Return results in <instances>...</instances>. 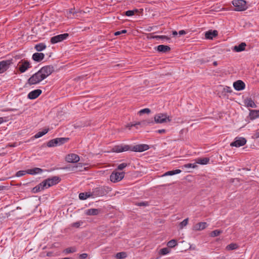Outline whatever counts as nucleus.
I'll return each instance as SVG.
<instances>
[{
	"label": "nucleus",
	"mask_w": 259,
	"mask_h": 259,
	"mask_svg": "<svg viewBox=\"0 0 259 259\" xmlns=\"http://www.w3.org/2000/svg\"><path fill=\"white\" fill-rule=\"evenodd\" d=\"M149 146L147 144H139L133 146L131 150L135 152H143L149 149ZM114 151L116 152H122L123 151H126L130 149V148L127 145L116 146L114 148Z\"/></svg>",
	"instance_id": "1"
},
{
	"label": "nucleus",
	"mask_w": 259,
	"mask_h": 259,
	"mask_svg": "<svg viewBox=\"0 0 259 259\" xmlns=\"http://www.w3.org/2000/svg\"><path fill=\"white\" fill-rule=\"evenodd\" d=\"M232 4L235 7V11H243L247 9L246 2L244 0H233Z\"/></svg>",
	"instance_id": "2"
},
{
	"label": "nucleus",
	"mask_w": 259,
	"mask_h": 259,
	"mask_svg": "<svg viewBox=\"0 0 259 259\" xmlns=\"http://www.w3.org/2000/svg\"><path fill=\"white\" fill-rule=\"evenodd\" d=\"M61 179L59 177L55 176L51 178L46 179L42 182V185L45 187V189H47L51 186L55 185L59 183Z\"/></svg>",
	"instance_id": "3"
},
{
	"label": "nucleus",
	"mask_w": 259,
	"mask_h": 259,
	"mask_svg": "<svg viewBox=\"0 0 259 259\" xmlns=\"http://www.w3.org/2000/svg\"><path fill=\"white\" fill-rule=\"evenodd\" d=\"M154 121L157 123H163L167 122H170L171 120V118L166 114L158 113L156 114L154 117Z\"/></svg>",
	"instance_id": "4"
},
{
	"label": "nucleus",
	"mask_w": 259,
	"mask_h": 259,
	"mask_svg": "<svg viewBox=\"0 0 259 259\" xmlns=\"http://www.w3.org/2000/svg\"><path fill=\"white\" fill-rule=\"evenodd\" d=\"M44 79V78L38 71L28 79L27 82L29 85H34L39 83Z\"/></svg>",
	"instance_id": "5"
},
{
	"label": "nucleus",
	"mask_w": 259,
	"mask_h": 259,
	"mask_svg": "<svg viewBox=\"0 0 259 259\" xmlns=\"http://www.w3.org/2000/svg\"><path fill=\"white\" fill-rule=\"evenodd\" d=\"M124 172H118L117 169L114 170L110 176V180L113 183H116L122 180L124 177Z\"/></svg>",
	"instance_id": "6"
},
{
	"label": "nucleus",
	"mask_w": 259,
	"mask_h": 259,
	"mask_svg": "<svg viewBox=\"0 0 259 259\" xmlns=\"http://www.w3.org/2000/svg\"><path fill=\"white\" fill-rule=\"evenodd\" d=\"M39 71L45 79L52 73L54 71V67L51 65L46 66L42 67Z\"/></svg>",
	"instance_id": "7"
},
{
	"label": "nucleus",
	"mask_w": 259,
	"mask_h": 259,
	"mask_svg": "<svg viewBox=\"0 0 259 259\" xmlns=\"http://www.w3.org/2000/svg\"><path fill=\"white\" fill-rule=\"evenodd\" d=\"M65 161L68 163H76L80 160L79 156L75 153H69L66 155Z\"/></svg>",
	"instance_id": "8"
},
{
	"label": "nucleus",
	"mask_w": 259,
	"mask_h": 259,
	"mask_svg": "<svg viewBox=\"0 0 259 259\" xmlns=\"http://www.w3.org/2000/svg\"><path fill=\"white\" fill-rule=\"evenodd\" d=\"M18 69L21 73L25 72L28 69L31 67L30 63L28 61L21 60L19 62Z\"/></svg>",
	"instance_id": "9"
},
{
	"label": "nucleus",
	"mask_w": 259,
	"mask_h": 259,
	"mask_svg": "<svg viewBox=\"0 0 259 259\" xmlns=\"http://www.w3.org/2000/svg\"><path fill=\"white\" fill-rule=\"evenodd\" d=\"M68 35V33H64L54 36L51 38V42L52 44H56L61 42L66 39Z\"/></svg>",
	"instance_id": "10"
},
{
	"label": "nucleus",
	"mask_w": 259,
	"mask_h": 259,
	"mask_svg": "<svg viewBox=\"0 0 259 259\" xmlns=\"http://www.w3.org/2000/svg\"><path fill=\"white\" fill-rule=\"evenodd\" d=\"M246 143V140L242 137H237L235 138L234 142L230 144L231 146L239 147L244 145Z\"/></svg>",
	"instance_id": "11"
},
{
	"label": "nucleus",
	"mask_w": 259,
	"mask_h": 259,
	"mask_svg": "<svg viewBox=\"0 0 259 259\" xmlns=\"http://www.w3.org/2000/svg\"><path fill=\"white\" fill-rule=\"evenodd\" d=\"M208 225L206 222H200L195 224L193 227L192 230L194 231H200L205 229Z\"/></svg>",
	"instance_id": "12"
},
{
	"label": "nucleus",
	"mask_w": 259,
	"mask_h": 259,
	"mask_svg": "<svg viewBox=\"0 0 259 259\" xmlns=\"http://www.w3.org/2000/svg\"><path fill=\"white\" fill-rule=\"evenodd\" d=\"M105 194L104 189L102 187H97L93 190L92 196L99 197L103 196Z\"/></svg>",
	"instance_id": "13"
},
{
	"label": "nucleus",
	"mask_w": 259,
	"mask_h": 259,
	"mask_svg": "<svg viewBox=\"0 0 259 259\" xmlns=\"http://www.w3.org/2000/svg\"><path fill=\"white\" fill-rule=\"evenodd\" d=\"M10 61L9 60L2 61L0 62V73L6 71L9 67Z\"/></svg>",
	"instance_id": "14"
},
{
	"label": "nucleus",
	"mask_w": 259,
	"mask_h": 259,
	"mask_svg": "<svg viewBox=\"0 0 259 259\" xmlns=\"http://www.w3.org/2000/svg\"><path fill=\"white\" fill-rule=\"evenodd\" d=\"M233 87L237 91H241L245 89V84L243 81L238 80L233 83Z\"/></svg>",
	"instance_id": "15"
},
{
	"label": "nucleus",
	"mask_w": 259,
	"mask_h": 259,
	"mask_svg": "<svg viewBox=\"0 0 259 259\" xmlns=\"http://www.w3.org/2000/svg\"><path fill=\"white\" fill-rule=\"evenodd\" d=\"M42 93L41 90L37 89L30 92L28 95V98L30 99H35Z\"/></svg>",
	"instance_id": "16"
},
{
	"label": "nucleus",
	"mask_w": 259,
	"mask_h": 259,
	"mask_svg": "<svg viewBox=\"0 0 259 259\" xmlns=\"http://www.w3.org/2000/svg\"><path fill=\"white\" fill-rule=\"evenodd\" d=\"M100 212V210L97 208L88 209L85 211V214L88 215H97Z\"/></svg>",
	"instance_id": "17"
},
{
	"label": "nucleus",
	"mask_w": 259,
	"mask_h": 259,
	"mask_svg": "<svg viewBox=\"0 0 259 259\" xmlns=\"http://www.w3.org/2000/svg\"><path fill=\"white\" fill-rule=\"evenodd\" d=\"M45 57L44 54L42 53H35L32 55V59L36 62H40L44 59Z\"/></svg>",
	"instance_id": "18"
},
{
	"label": "nucleus",
	"mask_w": 259,
	"mask_h": 259,
	"mask_svg": "<svg viewBox=\"0 0 259 259\" xmlns=\"http://www.w3.org/2000/svg\"><path fill=\"white\" fill-rule=\"evenodd\" d=\"M218 35V31L217 30L208 31L205 33V36L206 38L212 39L213 37Z\"/></svg>",
	"instance_id": "19"
},
{
	"label": "nucleus",
	"mask_w": 259,
	"mask_h": 259,
	"mask_svg": "<svg viewBox=\"0 0 259 259\" xmlns=\"http://www.w3.org/2000/svg\"><path fill=\"white\" fill-rule=\"evenodd\" d=\"M244 103L247 107L255 108L256 107L254 102L250 98L245 99Z\"/></svg>",
	"instance_id": "20"
},
{
	"label": "nucleus",
	"mask_w": 259,
	"mask_h": 259,
	"mask_svg": "<svg viewBox=\"0 0 259 259\" xmlns=\"http://www.w3.org/2000/svg\"><path fill=\"white\" fill-rule=\"evenodd\" d=\"M69 139L68 138H58L55 139L57 146L61 145L67 142Z\"/></svg>",
	"instance_id": "21"
},
{
	"label": "nucleus",
	"mask_w": 259,
	"mask_h": 259,
	"mask_svg": "<svg viewBox=\"0 0 259 259\" xmlns=\"http://www.w3.org/2000/svg\"><path fill=\"white\" fill-rule=\"evenodd\" d=\"M246 44L245 42H242L238 46H235L234 47V50L235 52H239L245 50Z\"/></svg>",
	"instance_id": "22"
},
{
	"label": "nucleus",
	"mask_w": 259,
	"mask_h": 259,
	"mask_svg": "<svg viewBox=\"0 0 259 259\" xmlns=\"http://www.w3.org/2000/svg\"><path fill=\"white\" fill-rule=\"evenodd\" d=\"M249 116L251 120L254 119L259 117V110H250Z\"/></svg>",
	"instance_id": "23"
},
{
	"label": "nucleus",
	"mask_w": 259,
	"mask_h": 259,
	"mask_svg": "<svg viewBox=\"0 0 259 259\" xmlns=\"http://www.w3.org/2000/svg\"><path fill=\"white\" fill-rule=\"evenodd\" d=\"M42 171V170L40 168L35 167L32 169H29L27 170V174L30 175H35L40 173Z\"/></svg>",
	"instance_id": "24"
},
{
	"label": "nucleus",
	"mask_w": 259,
	"mask_h": 259,
	"mask_svg": "<svg viewBox=\"0 0 259 259\" xmlns=\"http://www.w3.org/2000/svg\"><path fill=\"white\" fill-rule=\"evenodd\" d=\"M169 50L170 48L167 46L161 45L157 47V51L160 52L165 53Z\"/></svg>",
	"instance_id": "25"
},
{
	"label": "nucleus",
	"mask_w": 259,
	"mask_h": 259,
	"mask_svg": "<svg viewBox=\"0 0 259 259\" xmlns=\"http://www.w3.org/2000/svg\"><path fill=\"white\" fill-rule=\"evenodd\" d=\"M239 246L237 244L232 243L226 246L225 249L227 251L233 250L237 249Z\"/></svg>",
	"instance_id": "26"
},
{
	"label": "nucleus",
	"mask_w": 259,
	"mask_h": 259,
	"mask_svg": "<svg viewBox=\"0 0 259 259\" xmlns=\"http://www.w3.org/2000/svg\"><path fill=\"white\" fill-rule=\"evenodd\" d=\"M45 189V187L42 185V182L41 183H40L39 185H38L37 186H35V187H34L32 189V192L33 193H37L39 191H40L41 190H43Z\"/></svg>",
	"instance_id": "27"
},
{
	"label": "nucleus",
	"mask_w": 259,
	"mask_h": 259,
	"mask_svg": "<svg viewBox=\"0 0 259 259\" xmlns=\"http://www.w3.org/2000/svg\"><path fill=\"white\" fill-rule=\"evenodd\" d=\"M34 48L37 51L40 52L46 48V46L44 43H39L36 45L34 47Z\"/></svg>",
	"instance_id": "28"
},
{
	"label": "nucleus",
	"mask_w": 259,
	"mask_h": 259,
	"mask_svg": "<svg viewBox=\"0 0 259 259\" xmlns=\"http://www.w3.org/2000/svg\"><path fill=\"white\" fill-rule=\"evenodd\" d=\"M181 172L180 169H176L171 171H168L164 173L162 176H172L176 174H180Z\"/></svg>",
	"instance_id": "29"
},
{
	"label": "nucleus",
	"mask_w": 259,
	"mask_h": 259,
	"mask_svg": "<svg viewBox=\"0 0 259 259\" xmlns=\"http://www.w3.org/2000/svg\"><path fill=\"white\" fill-rule=\"evenodd\" d=\"M92 196V193H81L79 195V198L81 200H85Z\"/></svg>",
	"instance_id": "30"
},
{
	"label": "nucleus",
	"mask_w": 259,
	"mask_h": 259,
	"mask_svg": "<svg viewBox=\"0 0 259 259\" xmlns=\"http://www.w3.org/2000/svg\"><path fill=\"white\" fill-rule=\"evenodd\" d=\"M209 161V159L208 158H199L197 160L196 163L200 164H206L208 163Z\"/></svg>",
	"instance_id": "31"
},
{
	"label": "nucleus",
	"mask_w": 259,
	"mask_h": 259,
	"mask_svg": "<svg viewBox=\"0 0 259 259\" xmlns=\"http://www.w3.org/2000/svg\"><path fill=\"white\" fill-rule=\"evenodd\" d=\"M223 233V231L221 230H215L212 231L209 235L211 237H214L219 236L221 234Z\"/></svg>",
	"instance_id": "32"
},
{
	"label": "nucleus",
	"mask_w": 259,
	"mask_h": 259,
	"mask_svg": "<svg viewBox=\"0 0 259 259\" xmlns=\"http://www.w3.org/2000/svg\"><path fill=\"white\" fill-rule=\"evenodd\" d=\"M48 132V129H45L42 131L39 132L36 134H35V136H34V138H36V139L42 137V136L45 135Z\"/></svg>",
	"instance_id": "33"
},
{
	"label": "nucleus",
	"mask_w": 259,
	"mask_h": 259,
	"mask_svg": "<svg viewBox=\"0 0 259 259\" xmlns=\"http://www.w3.org/2000/svg\"><path fill=\"white\" fill-rule=\"evenodd\" d=\"M153 38L156 39H161L164 41L170 40V38L166 35H155L153 36Z\"/></svg>",
	"instance_id": "34"
},
{
	"label": "nucleus",
	"mask_w": 259,
	"mask_h": 259,
	"mask_svg": "<svg viewBox=\"0 0 259 259\" xmlns=\"http://www.w3.org/2000/svg\"><path fill=\"white\" fill-rule=\"evenodd\" d=\"M177 244H178L177 241L176 240H175V239L170 240L169 241H168L167 242V246L170 248L175 247Z\"/></svg>",
	"instance_id": "35"
},
{
	"label": "nucleus",
	"mask_w": 259,
	"mask_h": 259,
	"mask_svg": "<svg viewBox=\"0 0 259 259\" xmlns=\"http://www.w3.org/2000/svg\"><path fill=\"white\" fill-rule=\"evenodd\" d=\"M170 252V250L166 247L163 248L159 250V253L161 255H166Z\"/></svg>",
	"instance_id": "36"
},
{
	"label": "nucleus",
	"mask_w": 259,
	"mask_h": 259,
	"mask_svg": "<svg viewBox=\"0 0 259 259\" xmlns=\"http://www.w3.org/2000/svg\"><path fill=\"white\" fill-rule=\"evenodd\" d=\"M189 219L187 218L181 222L179 224L180 228L182 229L184 227L186 226L188 224Z\"/></svg>",
	"instance_id": "37"
},
{
	"label": "nucleus",
	"mask_w": 259,
	"mask_h": 259,
	"mask_svg": "<svg viewBox=\"0 0 259 259\" xmlns=\"http://www.w3.org/2000/svg\"><path fill=\"white\" fill-rule=\"evenodd\" d=\"M138 10L137 9H135L133 10H128L125 12V14L127 16H132L134 15L135 13H137Z\"/></svg>",
	"instance_id": "38"
},
{
	"label": "nucleus",
	"mask_w": 259,
	"mask_h": 259,
	"mask_svg": "<svg viewBox=\"0 0 259 259\" xmlns=\"http://www.w3.org/2000/svg\"><path fill=\"white\" fill-rule=\"evenodd\" d=\"M47 146L49 147H53L57 146L56 141L55 139L49 141L47 143Z\"/></svg>",
	"instance_id": "39"
},
{
	"label": "nucleus",
	"mask_w": 259,
	"mask_h": 259,
	"mask_svg": "<svg viewBox=\"0 0 259 259\" xmlns=\"http://www.w3.org/2000/svg\"><path fill=\"white\" fill-rule=\"evenodd\" d=\"M76 251V249L74 247L67 248L64 250V252L66 253H70L75 252Z\"/></svg>",
	"instance_id": "40"
},
{
	"label": "nucleus",
	"mask_w": 259,
	"mask_h": 259,
	"mask_svg": "<svg viewBox=\"0 0 259 259\" xmlns=\"http://www.w3.org/2000/svg\"><path fill=\"white\" fill-rule=\"evenodd\" d=\"M27 174V170H20L17 172L16 174V176L17 177H20L23 176H24L25 174Z\"/></svg>",
	"instance_id": "41"
},
{
	"label": "nucleus",
	"mask_w": 259,
	"mask_h": 259,
	"mask_svg": "<svg viewBox=\"0 0 259 259\" xmlns=\"http://www.w3.org/2000/svg\"><path fill=\"white\" fill-rule=\"evenodd\" d=\"M126 257V253L124 252H118L116 254L117 258H124Z\"/></svg>",
	"instance_id": "42"
},
{
	"label": "nucleus",
	"mask_w": 259,
	"mask_h": 259,
	"mask_svg": "<svg viewBox=\"0 0 259 259\" xmlns=\"http://www.w3.org/2000/svg\"><path fill=\"white\" fill-rule=\"evenodd\" d=\"M83 224L82 221H78L75 223H73L71 224V226L75 228H79L80 225Z\"/></svg>",
	"instance_id": "43"
},
{
	"label": "nucleus",
	"mask_w": 259,
	"mask_h": 259,
	"mask_svg": "<svg viewBox=\"0 0 259 259\" xmlns=\"http://www.w3.org/2000/svg\"><path fill=\"white\" fill-rule=\"evenodd\" d=\"M150 112V110L149 109V108H145V109H142L139 112V113L140 114V115H142L144 113H147V114H148Z\"/></svg>",
	"instance_id": "44"
},
{
	"label": "nucleus",
	"mask_w": 259,
	"mask_h": 259,
	"mask_svg": "<svg viewBox=\"0 0 259 259\" xmlns=\"http://www.w3.org/2000/svg\"><path fill=\"white\" fill-rule=\"evenodd\" d=\"M184 166L186 168H196L197 167V165L195 163H188L186 164H185Z\"/></svg>",
	"instance_id": "45"
},
{
	"label": "nucleus",
	"mask_w": 259,
	"mask_h": 259,
	"mask_svg": "<svg viewBox=\"0 0 259 259\" xmlns=\"http://www.w3.org/2000/svg\"><path fill=\"white\" fill-rule=\"evenodd\" d=\"M127 164L125 163H122L120 164H119L117 166V169L118 170H122L123 168H124L125 167L127 166Z\"/></svg>",
	"instance_id": "46"
},
{
	"label": "nucleus",
	"mask_w": 259,
	"mask_h": 259,
	"mask_svg": "<svg viewBox=\"0 0 259 259\" xmlns=\"http://www.w3.org/2000/svg\"><path fill=\"white\" fill-rule=\"evenodd\" d=\"M140 124V122H136L135 123H132V124H128V125H126V127H129L130 128L132 126H136L137 125H139Z\"/></svg>",
	"instance_id": "47"
},
{
	"label": "nucleus",
	"mask_w": 259,
	"mask_h": 259,
	"mask_svg": "<svg viewBox=\"0 0 259 259\" xmlns=\"http://www.w3.org/2000/svg\"><path fill=\"white\" fill-rule=\"evenodd\" d=\"M88 256V254L87 253H82V254H81L79 255V257L81 258V259H84L85 258H87Z\"/></svg>",
	"instance_id": "48"
},
{
	"label": "nucleus",
	"mask_w": 259,
	"mask_h": 259,
	"mask_svg": "<svg viewBox=\"0 0 259 259\" xmlns=\"http://www.w3.org/2000/svg\"><path fill=\"white\" fill-rule=\"evenodd\" d=\"M165 132L166 131L164 129L159 130L157 131V133H158L159 134H164L165 133Z\"/></svg>",
	"instance_id": "49"
},
{
	"label": "nucleus",
	"mask_w": 259,
	"mask_h": 259,
	"mask_svg": "<svg viewBox=\"0 0 259 259\" xmlns=\"http://www.w3.org/2000/svg\"><path fill=\"white\" fill-rule=\"evenodd\" d=\"M186 33V32L184 30H180L179 31V34L180 35H184V34H185Z\"/></svg>",
	"instance_id": "50"
},
{
	"label": "nucleus",
	"mask_w": 259,
	"mask_h": 259,
	"mask_svg": "<svg viewBox=\"0 0 259 259\" xmlns=\"http://www.w3.org/2000/svg\"><path fill=\"white\" fill-rule=\"evenodd\" d=\"M172 33V35L174 36H176L178 34V32L175 30L173 31Z\"/></svg>",
	"instance_id": "51"
},
{
	"label": "nucleus",
	"mask_w": 259,
	"mask_h": 259,
	"mask_svg": "<svg viewBox=\"0 0 259 259\" xmlns=\"http://www.w3.org/2000/svg\"><path fill=\"white\" fill-rule=\"evenodd\" d=\"M4 121L3 117H0V124L2 123Z\"/></svg>",
	"instance_id": "52"
},
{
	"label": "nucleus",
	"mask_w": 259,
	"mask_h": 259,
	"mask_svg": "<svg viewBox=\"0 0 259 259\" xmlns=\"http://www.w3.org/2000/svg\"><path fill=\"white\" fill-rule=\"evenodd\" d=\"M7 146L8 147H15L16 145H15V144H9Z\"/></svg>",
	"instance_id": "53"
},
{
	"label": "nucleus",
	"mask_w": 259,
	"mask_h": 259,
	"mask_svg": "<svg viewBox=\"0 0 259 259\" xmlns=\"http://www.w3.org/2000/svg\"><path fill=\"white\" fill-rule=\"evenodd\" d=\"M121 34V32L120 31H117L115 33V35H119Z\"/></svg>",
	"instance_id": "54"
},
{
	"label": "nucleus",
	"mask_w": 259,
	"mask_h": 259,
	"mask_svg": "<svg viewBox=\"0 0 259 259\" xmlns=\"http://www.w3.org/2000/svg\"><path fill=\"white\" fill-rule=\"evenodd\" d=\"M120 32H121V33H124L126 32V30H122Z\"/></svg>",
	"instance_id": "55"
},
{
	"label": "nucleus",
	"mask_w": 259,
	"mask_h": 259,
	"mask_svg": "<svg viewBox=\"0 0 259 259\" xmlns=\"http://www.w3.org/2000/svg\"><path fill=\"white\" fill-rule=\"evenodd\" d=\"M213 64L214 66H217L218 65V63H217V62L216 61H214L213 63Z\"/></svg>",
	"instance_id": "56"
},
{
	"label": "nucleus",
	"mask_w": 259,
	"mask_h": 259,
	"mask_svg": "<svg viewBox=\"0 0 259 259\" xmlns=\"http://www.w3.org/2000/svg\"><path fill=\"white\" fill-rule=\"evenodd\" d=\"M139 205H140V206H142V205H145V203H144V202L140 203L139 204Z\"/></svg>",
	"instance_id": "57"
},
{
	"label": "nucleus",
	"mask_w": 259,
	"mask_h": 259,
	"mask_svg": "<svg viewBox=\"0 0 259 259\" xmlns=\"http://www.w3.org/2000/svg\"><path fill=\"white\" fill-rule=\"evenodd\" d=\"M62 259H70V258H69V257H65V258H62Z\"/></svg>",
	"instance_id": "58"
},
{
	"label": "nucleus",
	"mask_w": 259,
	"mask_h": 259,
	"mask_svg": "<svg viewBox=\"0 0 259 259\" xmlns=\"http://www.w3.org/2000/svg\"><path fill=\"white\" fill-rule=\"evenodd\" d=\"M3 188V187H0V190Z\"/></svg>",
	"instance_id": "59"
}]
</instances>
